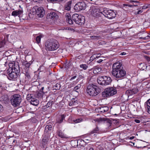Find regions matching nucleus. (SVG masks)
<instances>
[{
    "instance_id": "nucleus-64",
    "label": "nucleus",
    "mask_w": 150,
    "mask_h": 150,
    "mask_svg": "<svg viewBox=\"0 0 150 150\" xmlns=\"http://www.w3.org/2000/svg\"><path fill=\"white\" fill-rule=\"evenodd\" d=\"M99 122L102 121H103V120L101 118H100L98 120Z\"/></svg>"
},
{
    "instance_id": "nucleus-27",
    "label": "nucleus",
    "mask_w": 150,
    "mask_h": 150,
    "mask_svg": "<svg viewBox=\"0 0 150 150\" xmlns=\"http://www.w3.org/2000/svg\"><path fill=\"white\" fill-rule=\"evenodd\" d=\"M25 73H23L25 75V76L27 78V79L28 80L30 78V70H28V71H25V70H23Z\"/></svg>"
},
{
    "instance_id": "nucleus-59",
    "label": "nucleus",
    "mask_w": 150,
    "mask_h": 150,
    "mask_svg": "<svg viewBox=\"0 0 150 150\" xmlns=\"http://www.w3.org/2000/svg\"><path fill=\"white\" fill-rule=\"evenodd\" d=\"M146 38H145V37H140L139 38V39L140 40L141 39H142L144 40H146Z\"/></svg>"
},
{
    "instance_id": "nucleus-41",
    "label": "nucleus",
    "mask_w": 150,
    "mask_h": 150,
    "mask_svg": "<svg viewBox=\"0 0 150 150\" xmlns=\"http://www.w3.org/2000/svg\"><path fill=\"white\" fill-rule=\"evenodd\" d=\"M149 7H150V4H146L142 7V8L146 9Z\"/></svg>"
},
{
    "instance_id": "nucleus-33",
    "label": "nucleus",
    "mask_w": 150,
    "mask_h": 150,
    "mask_svg": "<svg viewBox=\"0 0 150 150\" xmlns=\"http://www.w3.org/2000/svg\"><path fill=\"white\" fill-rule=\"evenodd\" d=\"M41 35H39L37 36L36 38V40L37 43L39 44L40 42L41 38L42 37Z\"/></svg>"
},
{
    "instance_id": "nucleus-48",
    "label": "nucleus",
    "mask_w": 150,
    "mask_h": 150,
    "mask_svg": "<svg viewBox=\"0 0 150 150\" xmlns=\"http://www.w3.org/2000/svg\"><path fill=\"white\" fill-rule=\"evenodd\" d=\"M142 11H143L141 10H139L137 11H136L135 12V14H140L142 13Z\"/></svg>"
},
{
    "instance_id": "nucleus-11",
    "label": "nucleus",
    "mask_w": 150,
    "mask_h": 150,
    "mask_svg": "<svg viewBox=\"0 0 150 150\" xmlns=\"http://www.w3.org/2000/svg\"><path fill=\"white\" fill-rule=\"evenodd\" d=\"M27 99L30 102L31 104L37 106L39 104L38 100L35 98L33 94H28L27 97Z\"/></svg>"
},
{
    "instance_id": "nucleus-24",
    "label": "nucleus",
    "mask_w": 150,
    "mask_h": 150,
    "mask_svg": "<svg viewBox=\"0 0 150 150\" xmlns=\"http://www.w3.org/2000/svg\"><path fill=\"white\" fill-rule=\"evenodd\" d=\"M65 116L64 114L61 115L59 118L57 120V122L59 124L63 122V120L65 119Z\"/></svg>"
},
{
    "instance_id": "nucleus-58",
    "label": "nucleus",
    "mask_w": 150,
    "mask_h": 150,
    "mask_svg": "<svg viewBox=\"0 0 150 150\" xmlns=\"http://www.w3.org/2000/svg\"><path fill=\"white\" fill-rule=\"evenodd\" d=\"M3 110V106H2L0 104V111L2 110Z\"/></svg>"
},
{
    "instance_id": "nucleus-61",
    "label": "nucleus",
    "mask_w": 150,
    "mask_h": 150,
    "mask_svg": "<svg viewBox=\"0 0 150 150\" xmlns=\"http://www.w3.org/2000/svg\"><path fill=\"white\" fill-rule=\"evenodd\" d=\"M80 78L83 79L84 78V76L82 75H81L79 76Z\"/></svg>"
},
{
    "instance_id": "nucleus-8",
    "label": "nucleus",
    "mask_w": 150,
    "mask_h": 150,
    "mask_svg": "<svg viewBox=\"0 0 150 150\" xmlns=\"http://www.w3.org/2000/svg\"><path fill=\"white\" fill-rule=\"evenodd\" d=\"M103 17L105 16L109 19H112L116 17V14L115 12L111 10L104 9L103 11Z\"/></svg>"
},
{
    "instance_id": "nucleus-50",
    "label": "nucleus",
    "mask_w": 150,
    "mask_h": 150,
    "mask_svg": "<svg viewBox=\"0 0 150 150\" xmlns=\"http://www.w3.org/2000/svg\"><path fill=\"white\" fill-rule=\"evenodd\" d=\"M145 59L148 61H150V57L147 56H145Z\"/></svg>"
},
{
    "instance_id": "nucleus-60",
    "label": "nucleus",
    "mask_w": 150,
    "mask_h": 150,
    "mask_svg": "<svg viewBox=\"0 0 150 150\" xmlns=\"http://www.w3.org/2000/svg\"><path fill=\"white\" fill-rule=\"evenodd\" d=\"M74 105V103H72V101L71 102H70L69 104V106H73Z\"/></svg>"
},
{
    "instance_id": "nucleus-4",
    "label": "nucleus",
    "mask_w": 150,
    "mask_h": 150,
    "mask_svg": "<svg viewBox=\"0 0 150 150\" xmlns=\"http://www.w3.org/2000/svg\"><path fill=\"white\" fill-rule=\"evenodd\" d=\"M58 41L54 39L47 40L45 43V49L47 51H53L57 50L59 47Z\"/></svg>"
},
{
    "instance_id": "nucleus-20",
    "label": "nucleus",
    "mask_w": 150,
    "mask_h": 150,
    "mask_svg": "<svg viewBox=\"0 0 150 150\" xmlns=\"http://www.w3.org/2000/svg\"><path fill=\"white\" fill-rule=\"evenodd\" d=\"M105 80V85H107L110 84L112 82L111 78L109 77L105 76H104Z\"/></svg>"
},
{
    "instance_id": "nucleus-13",
    "label": "nucleus",
    "mask_w": 150,
    "mask_h": 150,
    "mask_svg": "<svg viewBox=\"0 0 150 150\" xmlns=\"http://www.w3.org/2000/svg\"><path fill=\"white\" fill-rule=\"evenodd\" d=\"M32 63V62L31 61L28 62L27 61H23L22 63L23 70H25L27 71H28V70H30V67Z\"/></svg>"
},
{
    "instance_id": "nucleus-7",
    "label": "nucleus",
    "mask_w": 150,
    "mask_h": 150,
    "mask_svg": "<svg viewBox=\"0 0 150 150\" xmlns=\"http://www.w3.org/2000/svg\"><path fill=\"white\" fill-rule=\"evenodd\" d=\"M10 100L12 105L16 107L19 105L21 101V97L19 94H15L11 96Z\"/></svg>"
},
{
    "instance_id": "nucleus-63",
    "label": "nucleus",
    "mask_w": 150,
    "mask_h": 150,
    "mask_svg": "<svg viewBox=\"0 0 150 150\" xmlns=\"http://www.w3.org/2000/svg\"><path fill=\"white\" fill-rule=\"evenodd\" d=\"M89 150H94V149L93 147H92L89 148Z\"/></svg>"
},
{
    "instance_id": "nucleus-57",
    "label": "nucleus",
    "mask_w": 150,
    "mask_h": 150,
    "mask_svg": "<svg viewBox=\"0 0 150 150\" xmlns=\"http://www.w3.org/2000/svg\"><path fill=\"white\" fill-rule=\"evenodd\" d=\"M126 54V53L125 52H122L120 54V55H124Z\"/></svg>"
},
{
    "instance_id": "nucleus-19",
    "label": "nucleus",
    "mask_w": 150,
    "mask_h": 150,
    "mask_svg": "<svg viewBox=\"0 0 150 150\" xmlns=\"http://www.w3.org/2000/svg\"><path fill=\"white\" fill-rule=\"evenodd\" d=\"M19 79L20 81H22L23 82H25L27 80H28L25 76V74L23 73L21 74H20L19 76Z\"/></svg>"
},
{
    "instance_id": "nucleus-62",
    "label": "nucleus",
    "mask_w": 150,
    "mask_h": 150,
    "mask_svg": "<svg viewBox=\"0 0 150 150\" xmlns=\"http://www.w3.org/2000/svg\"><path fill=\"white\" fill-rule=\"evenodd\" d=\"M134 136L130 137L129 138V139L132 140L134 138Z\"/></svg>"
},
{
    "instance_id": "nucleus-3",
    "label": "nucleus",
    "mask_w": 150,
    "mask_h": 150,
    "mask_svg": "<svg viewBox=\"0 0 150 150\" xmlns=\"http://www.w3.org/2000/svg\"><path fill=\"white\" fill-rule=\"evenodd\" d=\"M65 18L67 21L70 25L73 24V21L76 23L80 25H83L85 22V18L84 16L79 15L77 13L74 14L71 18V15L69 13H67L65 15Z\"/></svg>"
},
{
    "instance_id": "nucleus-35",
    "label": "nucleus",
    "mask_w": 150,
    "mask_h": 150,
    "mask_svg": "<svg viewBox=\"0 0 150 150\" xmlns=\"http://www.w3.org/2000/svg\"><path fill=\"white\" fill-rule=\"evenodd\" d=\"M45 128L46 130H48L51 131L52 129V126L51 125H47L45 126Z\"/></svg>"
},
{
    "instance_id": "nucleus-54",
    "label": "nucleus",
    "mask_w": 150,
    "mask_h": 150,
    "mask_svg": "<svg viewBox=\"0 0 150 150\" xmlns=\"http://www.w3.org/2000/svg\"><path fill=\"white\" fill-rule=\"evenodd\" d=\"M91 138H90L89 139H88V138H87V139L86 138H85V140H83V141L84 142H86V141H89V140H91Z\"/></svg>"
},
{
    "instance_id": "nucleus-40",
    "label": "nucleus",
    "mask_w": 150,
    "mask_h": 150,
    "mask_svg": "<svg viewBox=\"0 0 150 150\" xmlns=\"http://www.w3.org/2000/svg\"><path fill=\"white\" fill-rule=\"evenodd\" d=\"M138 5L137 4H124V6H128L129 7H133L134 6H136Z\"/></svg>"
},
{
    "instance_id": "nucleus-36",
    "label": "nucleus",
    "mask_w": 150,
    "mask_h": 150,
    "mask_svg": "<svg viewBox=\"0 0 150 150\" xmlns=\"http://www.w3.org/2000/svg\"><path fill=\"white\" fill-rule=\"evenodd\" d=\"M43 95V93L40 92H38L37 95V97L40 99L42 98Z\"/></svg>"
},
{
    "instance_id": "nucleus-32",
    "label": "nucleus",
    "mask_w": 150,
    "mask_h": 150,
    "mask_svg": "<svg viewBox=\"0 0 150 150\" xmlns=\"http://www.w3.org/2000/svg\"><path fill=\"white\" fill-rule=\"evenodd\" d=\"M79 66L80 68L84 70H86L88 67V66L86 64H82Z\"/></svg>"
},
{
    "instance_id": "nucleus-16",
    "label": "nucleus",
    "mask_w": 150,
    "mask_h": 150,
    "mask_svg": "<svg viewBox=\"0 0 150 150\" xmlns=\"http://www.w3.org/2000/svg\"><path fill=\"white\" fill-rule=\"evenodd\" d=\"M71 3L72 1H69L66 3L64 6V9L68 11L70 10Z\"/></svg>"
},
{
    "instance_id": "nucleus-10",
    "label": "nucleus",
    "mask_w": 150,
    "mask_h": 150,
    "mask_svg": "<svg viewBox=\"0 0 150 150\" xmlns=\"http://www.w3.org/2000/svg\"><path fill=\"white\" fill-rule=\"evenodd\" d=\"M86 5L84 2H78L74 6V9L76 11L84 10L86 8Z\"/></svg>"
},
{
    "instance_id": "nucleus-17",
    "label": "nucleus",
    "mask_w": 150,
    "mask_h": 150,
    "mask_svg": "<svg viewBox=\"0 0 150 150\" xmlns=\"http://www.w3.org/2000/svg\"><path fill=\"white\" fill-rule=\"evenodd\" d=\"M104 78V76H103L99 77L97 79V81L98 83L100 85H105V82Z\"/></svg>"
},
{
    "instance_id": "nucleus-25",
    "label": "nucleus",
    "mask_w": 150,
    "mask_h": 150,
    "mask_svg": "<svg viewBox=\"0 0 150 150\" xmlns=\"http://www.w3.org/2000/svg\"><path fill=\"white\" fill-rule=\"evenodd\" d=\"M108 110V108L106 106H104L99 108V112H104Z\"/></svg>"
},
{
    "instance_id": "nucleus-9",
    "label": "nucleus",
    "mask_w": 150,
    "mask_h": 150,
    "mask_svg": "<svg viewBox=\"0 0 150 150\" xmlns=\"http://www.w3.org/2000/svg\"><path fill=\"white\" fill-rule=\"evenodd\" d=\"M33 10L34 11H35V13H36L38 16L40 17H43L45 14V10L42 7H39L38 6L35 7Z\"/></svg>"
},
{
    "instance_id": "nucleus-37",
    "label": "nucleus",
    "mask_w": 150,
    "mask_h": 150,
    "mask_svg": "<svg viewBox=\"0 0 150 150\" xmlns=\"http://www.w3.org/2000/svg\"><path fill=\"white\" fill-rule=\"evenodd\" d=\"M85 146H86L87 147H86V149H88L91 147H93L94 146V145L92 144H88L89 142H85Z\"/></svg>"
},
{
    "instance_id": "nucleus-26",
    "label": "nucleus",
    "mask_w": 150,
    "mask_h": 150,
    "mask_svg": "<svg viewBox=\"0 0 150 150\" xmlns=\"http://www.w3.org/2000/svg\"><path fill=\"white\" fill-rule=\"evenodd\" d=\"M57 134L59 137L62 138H66V135L62 132V130H59L57 132Z\"/></svg>"
},
{
    "instance_id": "nucleus-45",
    "label": "nucleus",
    "mask_w": 150,
    "mask_h": 150,
    "mask_svg": "<svg viewBox=\"0 0 150 150\" xmlns=\"http://www.w3.org/2000/svg\"><path fill=\"white\" fill-rule=\"evenodd\" d=\"M44 69V66L42 65L40 66L38 69V70H40V71H43Z\"/></svg>"
},
{
    "instance_id": "nucleus-30",
    "label": "nucleus",
    "mask_w": 150,
    "mask_h": 150,
    "mask_svg": "<svg viewBox=\"0 0 150 150\" xmlns=\"http://www.w3.org/2000/svg\"><path fill=\"white\" fill-rule=\"evenodd\" d=\"M51 132V131L49 130H46V128H45L43 136H44L50 137Z\"/></svg>"
},
{
    "instance_id": "nucleus-49",
    "label": "nucleus",
    "mask_w": 150,
    "mask_h": 150,
    "mask_svg": "<svg viewBox=\"0 0 150 150\" xmlns=\"http://www.w3.org/2000/svg\"><path fill=\"white\" fill-rule=\"evenodd\" d=\"M71 101H72V103H74V105H75L76 104V103H77V100H75L74 99V100H71Z\"/></svg>"
},
{
    "instance_id": "nucleus-53",
    "label": "nucleus",
    "mask_w": 150,
    "mask_h": 150,
    "mask_svg": "<svg viewBox=\"0 0 150 150\" xmlns=\"http://www.w3.org/2000/svg\"><path fill=\"white\" fill-rule=\"evenodd\" d=\"M134 121L137 123H139L140 122V121L138 119H135Z\"/></svg>"
},
{
    "instance_id": "nucleus-52",
    "label": "nucleus",
    "mask_w": 150,
    "mask_h": 150,
    "mask_svg": "<svg viewBox=\"0 0 150 150\" xmlns=\"http://www.w3.org/2000/svg\"><path fill=\"white\" fill-rule=\"evenodd\" d=\"M100 68L98 67V68H97V69H96L94 71L96 70V72H98L100 71Z\"/></svg>"
},
{
    "instance_id": "nucleus-46",
    "label": "nucleus",
    "mask_w": 150,
    "mask_h": 150,
    "mask_svg": "<svg viewBox=\"0 0 150 150\" xmlns=\"http://www.w3.org/2000/svg\"><path fill=\"white\" fill-rule=\"evenodd\" d=\"M52 105V102H48L47 103V108L48 107H49L50 106H51Z\"/></svg>"
},
{
    "instance_id": "nucleus-1",
    "label": "nucleus",
    "mask_w": 150,
    "mask_h": 150,
    "mask_svg": "<svg viewBox=\"0 0 150 150\" xmlns=\"http://www.w3.org/2000/svg\"><path fill=\"white\" fill-rule=\"evenodd\" d=\"M9 68L6 72L8 75V78L10 80H15L17 78L20 73L19 64L13 62L9 64Z\"/></svg>"
},
{
    "instance_id": "nucleus-39",
    "label": "nucleus",
    "mask_w": 150,
    "mask_h": 150,
    "mask_svg": "<svg viewBox=\"0 0 150 150\" xmlns=\"http://www.w3.org/2000/svg\"><path fill=\"white\" fill-rule=\"evenodd\" d=\"M60 85L59 83L56 84L53 87L54 89L59 90L60 88Z\"/></svg>"
},
{
    "instance_id": "nucleus-44",
    "label": "nucleus",
    "mask_w": 150,
    "mask_h": 150,
    "mask_svg": "<svg viewBox=\"0 0 150 150\" xmlns=\"http://www.w3.org/2000/svg\"><path fill=\"white\" fill-rule=\"evenodd\" d=\"M65 67L66 68H68L69 67V66L71 65V63L70 62H66V63L65 64Z\"/></svg>"
},
{
    "instance_id": "nucleus-14",
    "label": "nucleus",
    "mask_w": 150,
    "mask_h": 150,
    "mask_svg": "<svg viewBox=\"0 0 150 150\" xmlns=\"http://www.w3.org/2000/svg\"><path fill=\"white\" fill-rule=\"evenodd\" d=\"M106 89L110 96H113L117 93V91L115 87L108 88Z\"/></svg>"
},
{
    "instance_id": "nucleus-31",
    "label": "nucleus",
    "mask_w": 150,
    "mask_h": 150,
    "mask_svg": "<svg viewBox=\"0 0 150 150\" xmlns=\"http://www.w3.org/2000/svg\"><path fill=\"white\" fill-rule=\"evenodd\" d=\"M90 37L93 40H97L101 38V37L100 36H91Z\"/></svg>"
},
{
    "instance_id": "nucleus-56",
    "label": "nucleus",
    "mask_w": 150,
    "mask_h": 150,
    "mask_svg": "<svg viewBox=\"0 0 150 150\" xmlns=\"http://www.w3.org/2000/svg\"><path fill=\"white\" fill-rule=\"evenodd\" d=\"M58 0H47L48 1L50 2H54L57 1Z\"/></svg>"
},
{
    "instance_id": "nucleus-5",
    "label": "nucleus",
    "mask_w": 150,
    "mask_h": 150,
    "mask_svg": "<svg viewBox=\"0 0 150 150\" xmlns=\"http://www.w3.org/2000/svg\"><path fill=\"white\" fill-rule=\"evenodd\" d=\"M86 90L87 93L92 97L97 96L100 92V90L98 87L92 84L88 85Z\"/></svg>"
},
{
    "instance_id": "nucleus-23",
    "label": "nucleus",
    "mask_w": 150,
    "mask_h": 150,
    "mask_svg": "<svg viewBox=\"0 0 150 150\" xmlns=\"http://www.w3.org/2000/svg\"><path fill=\"white\" fill-rule=\"evenodd\" d=\"M23 11L21 10H19L18 11H14L12 12L11 15L14 16H20L22 13Z\"/></svg>"
},
{
    "instance_id": "nucleus-28",
    "label": "nucleus",
    "mask_w": 150,
    "mask_h": 150,
    "mask_svg": "<svg viewBox=\"0 0 150 150\" xmlns=\"http://www.w3.org/2000/svg\"><path fill=\"white\" fill-rule=\"evenodd\" d=\"M43 138L42 139V142L43 144H47L49 140V138L50 137L44 136Z\"/></svg>"
},
{
    "instance_id": "nucleus-15",
    "label": "nucleus",
    "mask_w": 150,
    "mask_h": 150,
    "mask_svg": "<svg viewBox=\"0 0 150 150\" xmlns=\"http://www.w3.org/2000/svg\"><path fill=\"white\" fill-rule=\"evenodd\" d=\"M58 18L57 14L54 12H51L47 14V18H50L52 20L57 19Z\"/></svg>"
},
{
    "instance_id": "nucleus-38",
    "label": "nucleus",
    "mask_w": 150,
    "mask_h": 150,
    "mask_svg": "<svg viewBox=\"0 0 150 150\" xmlns=\"http://www.w3.org/2000/svg\"><path fill=\"white\" fill-rule=\"evenodd\" d=\"M99 129L98 127H97L95 129H94L91 132L92 134H93L95 133H99Z\"/></svg>"
},
{
    "instance_id": "nucleus-6",
    "label": "nucleus",
    "mask_w": 150,
    "mask_h": 150,
    "mask_svg": "<svg viewBox=\"0 0 150 150\" xmlns=\"http://www.w3.org/2000/svg\"><path fill=\"white\" fill-rule=\"evenodd\" d=\"M91 14L95 18L102 19L103 17V11H100L99 9L95 6H92L91 8Z\"/></svg>"
},
{
    "instance_id": "nucleus-22",
    "label": "nucleus",
    "mask_w": 150,
    "mask_h": 150,
    "mask_svg": "<svg viewBox=\"0 0 150 150\" xmlns=\"http://www.w3.org/2000/svg\"><path fill=\"white\" fill-rule=\"evenodd\" d=\"M148 66L144 63H141L139 66V68L141 70H146Z\"/></svg>"
},
{
    "instance_id": "nucleus-43",
    "label": "nucleus",
    "mask_w": 150,
    "mask_h": 150,
    "mask_svg": "<svg viewBox=\"0 0 150 150\" xmlns=\"http://www.w3.org/2000/svg\"><path fill=\"white\" fill-rule=\"evenodd\" d=\"M48 88H49L48 87ZM44 89V87H42L41 88V89L40 90V91L41 92H42L43 93H47L48 91L47 90L49 89L48 88L47 89L46 88V89H47V91H43Z\"/></svg>"
},
{
    "instance_id": "nucleus-55",
    "label": "nucleus",
    "mask_w": 150,
    "mask_h": 150,
    "mask_svg": "<svg viewBox=\"0 0 150 150\" xmlns=\"http://www.w3.org/2000/svg\"><path fill=\"white\" fill-rule=\"evenodd\" d=\"M100 54H96V55H94L96 56V58L97 57H99L100 56Z\"/></svg>"
},
{
    "instance_id": "nucleus-34",
    "label": "nucleus",
    "mask_w": 150,
    "mask_h": 150,
    "mask_svg": "<svg viewBox=\"0 0 150 150\" xmlns=\"http://www.w3.org/2000/svg\"><path fill=\"white\" fill-rule=\"evenodd\" d=\"M83 119L81 118H79L73 120V122L74 123H78L82 122Z\"/></svg>"
},
{
    "instance_id": "nucleus-18",
    "label": "nucleus",
    "mask_w": 150,
    "mask_h": 150,
    "mask_svg": "<svg viewBox=\"0 0 150 150\" xmlns=\"http://www.w3.org/2000/svg\"><path fill=\"white\" fill-rule=\"evenodd\" d=\"M145 108L146 111L150 114V99H149L145 103Z\"/></svg>"
},
{
    "instance_id": "nucleus-2",
    "label": "nucleus",
    "mask_w": 150,
    "mask_h": 150,
    "mask_svg": "<svg viewBox=\"0 0 150 150\" xmlns=\"http://www.w3.org/2000/svg\"><path fill=\"white\" fill-rule=\"evenodd\" d=\"M112 69V74L116 79H122L126 75L125 71L123 69L122 64L118 62L113 64Z\"/></svg>"
},
{
    "instance_id": "nucleus-21",
    "label": "nucleus",
    "mask_w": 150,
    "mask_h": 150,
    "mask_svg": "<svg viewBox=\"0 0 150 150\" xmlns=\"http://www.w3.org/2000/svg\"><path fill=\"white\" fill-rule=\"evenodd\" d=\"M138 92V90L137 88H134L130 90H127V92L129 93V95H132L136 94Z\"/></svg>"
},
{
    "instance_id": "nucleus-42",
    "label": "nucleus",
    "mask_w": 150,
    "mask_h": 150,
    "mask_svg": "<svg viewBox=\"0 0 150 150\" xmlns=\"http://www.w3.org/2000/svg\"><path fill=\"white\" fill-rule=\"evenodd\" d=\"M81 87V85L80 84H78L74 88V90L77 91L76 90L79 89Z\"/></svg>"
},
{
    "instance_id": "nucleus-12",
    "label": "nucleus",
    "mask_w": 150,
    "mask_h": 150,
    "mask_svg": "<svg viewBox=\"0 0 150 150\" xmlns=\"http://www.w3.org/2000/svg\"><path fill=\"white\" fill-rule=\"evenodd\" d=\"M7 48L8 47L6 45L5 38H3L0 36V51L1 52L7 51Z\"/></svg>"
},
{
    "instance_id": "nucleus-51",
    "label": "nucleus",
    "mask_w": 150,
    "mask_h": 150,
    "mask_svg": "<svg viewBox=\"0 0 150 150\" xmlns=\"http://www.w3.org/2000/svg\"><path fill=\"white\" fill-rule=\"evenodd\" d=\"M76 75H75L74 76H72L70 79V81H71V80H72L74 79H75L76 78Z\"/></svg>"
},
{
    "instance_id": "nucleus-47",
    "label": "nucleus",
    "mask_w": 150,
    "mask_h": 150,
    "mask_svg": "<svg viewBox=\"0 0 150 150\" xmlns=\"http://www.w3.org/2000/svg\"><path fill=\"white\" fill-rule=\"evenodd\" d=\"M131 3H139V1L137 0H131L130 1Z\"/></svg>"
},
{
    "instance_id": "nucleus-29",
    "label": "nucleus",
    "mask_w": 150,
    "mask_h": 150,
    "mask_svg": "<svg viewBox=\"0 0 150 150\" xmlns=\"http://www.w3.org/2000/svg\"><path fill=\"white\" fill-rule=\"evenodd\" d=\"M102 96L103 97H107L110 96L106 88L105 89L104 91L102 93Z\"/></svg>"
}]
</instances>
